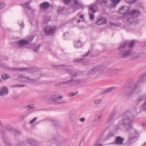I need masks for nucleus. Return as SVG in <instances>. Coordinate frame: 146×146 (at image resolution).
Here are the masks:
<instances>
[{"mask_svg":"<svg viewBox=\"0 0 146 146\" xmlns=\"http://www.w3.org/2000/svg\"><path fill=\"white\" fill-rule=\"evenodd\" d=\"M7 69L10 70L12 72H15L17 70L18 71L19 68H10L7 67Z\"/></svg>","mask_w":146,"mask_h":146,"instance_id":"nucleus-47","label":"nucleus"},{"mask_svg":"<svg viewBox=\"0 0 146 146\" xmlns=\"http://www.w3.org/2000/svg\"><path fill=\"white\" fill-rule=\"evenodd\" d=\"M63 1L64 3L66 4L67 5L69 4L71 2V0H62Z\"/></svg>","mask_w":146,"mask_h":146,"instance_id":"nucleus-58","label":"nucleus"},{"mask_svg":"<svg viewBox=\"0 0 146 146\" xmlns=\"http://www.w3.org/2000/svg\"><path fill=\"white\" fill-rule=\"evenodd\" d=\"M5 129L8 131H10L11 132L13 128L10 126L6 125L5 126Z\"/></svg>","mask_w":146,"mask_h":146,"instance_id":"nucleus-44","label":"nucleus"},{"mask_svg":"<svg viewBox=\"0 0 146 146\" xmlns=\"http://www.w3.org/2000/svg\"><path fill=\"white\" fill-rule=\"evenodd\" d=\"M146 95L143 94L140 95L136 100V102L138 104L140 103L143 100H145Z\"/></svg>","mask_w":146,"mask_h":146,"instance_id":"nucleus-21","label":"nucleus"},{"mask_svg":"<svg viewBox=\"0 0 146 146\" xmlns=\"http://www.w3.org/2000/svg\"><path fill=\"white\" fill-rule=\"evenodd\" d=\"M30 2L28 1L26 2L24 4H22L21 5V6L23 8H27L28 6L29 5V4L30 3Z\"/></svg>","mask_w":146,"mask_h":146,"instance_id":"nucleus-41","label":"nucleus"},{"mask_svg":"<svg viewBox=\"0 0 146 146\" xmlns=\"http://www.w3.org/2000/svg\"><path fill=\"white\" fill-rule=\"evenodd\" d=\"M8 93V89L6 87L4 86L0 90V96H2L4 95H7Z\"/></svg>","mask_w":146,"mask_h":146,"instance_id":"nucleus-19","label":"nucleus"},{"mask_svg":"<svg viewBox=\"0 0 146 146\" xmlns=\"http://www.w3.org/2000/svg\"><path fill=\"white\" fill-rule=\"evenodd\" d=\"M25 86V85H20L19 84H17L16 85H13V87H23Z\"/></svg>","mask_w":146,"mask_h":146,"instance_id":"nucleus-59","label":"nucleus"},{"mask_svg":"<svg viewBox=\"0 0 146 146\" xmlns=\"http://www.w3.org/2000/svg\"><path fill=\"white\" fill-rule=\"evenodd\" d=\"M59 69L65 70L68 73L71 75V78H76L77 76L81 74L83 72H82L78 71L77 70H72L70 69V66L68 65H59L56 67Z\"/></svg>","mask_w":146,"mask_h":146,"instance_id":"nucleus-4","label":"nucleus"},{"mask_svg":"<svg viewBox=\"0 0 146 146\" xmlns=\"http://www.w3.org/2000/svg\"><path fill=\"white\" fill-rule=\"evenodd\" d=\"M97 70L96 68H94L93 69H92L88 71L86 75H94L95 74L96 72H97V70Z\"/></svg>","mask_w":146,"mask_h":146,"instance_id":"nucleus-27","label":"nucleus"},{"mask_svg":"<svg viewBox=\"0 0 146 146\" xmlns=\"http://www.w3.org/2000/svg\"><path fill=\"white\" fill-rule=\"evenodd\" d=\"M34 76V78H32L23 75H19L18 78V80L23 82H28L33 84H38L37 81L39 79H37L35 78V76Z\"/></svg>","mask_w":146,"mask_h":146,"instance_id":"nucleus-6","label":"nucleus"},{"mask_svg":"<svg viewBox=\"0 0 146 146\" xmlns=\"http://www.w3.org/2000/svg\"><path fill=\"white\" fill-rule=\"evenodd\" d=\"M107 23V19L106 18L102 17L99 19L96 22V24L100 25L102 24H106Z\"/></svg>","mask_w":146,"mask_h":146,"instance_id":"nucleus-18","label":"nucleus"},{"mask_svg":"<svg viewBox=\"0 0 146 146\" xmlns=\"http://www.w3.org/2000/svg\"><path fill=\"white\" fill-rule=\"evenodd\" d=\"M11 133L15 136L21 134V133L20 131L14 128L12 130Z\"/></svg>","mask_w":146,"mask_h":146,"instance_id":"nucleus-30","label":"nucleus"},{"mask_svg":"<svg viewBox=\"0 0 146 146\" xmlns=\"http://www.w3.org/2000/svg\"><path fill=\"white\" fill-rule=\"evenodd\" d=\"M137 0H125L126 1L130 4H132L136 2Z\"/></svg>","mask_w":146,"mask_h":146,"instance_id":"nucleus-53","label":"nucleus"},{"mask_svg":"<svg viewBox=\"0 0 146 146\" xmlns=\"http://www.w3.org/2000/svg\"><path fill=\"white\" fill-rule=\"evenodd\" d=\"M141 54H137L135 53L134 54L133 53H132V55H131L132 56V59H135L137 58H138L139 57H140L141 56Z\"/></svg>","mask_w":146,"mask_h":146,"instance_id":"nucleus-36","label":"nucleus"},{"mask_svg":"<svg viewBox=\"0 0 146 146\" xmlns=\"http://www.w3.org/2000/svg\"><path fill=\"white\" fill-rule=\"evenodd\" d=\"M115 113L113 112H112L110 114L109 116L107 122L106 123V124L109 123L111 121H112V120H113V117L115 116Z\"/></svg>","mask_w":146,"mask_h":146,"instance_id":"nucleus-25","label":"nucleus"},{"mask_svg":"<svg viewBox=\"0 0 146 146\" xmlns=\"http://www.w3.org/2000/svg\"><path fill=\"white\" fill-rule=\"evenodd\" d=\"M29 113H27L24 115L19 116V119L21 120H23L28 115Z\"/></svg>","mask_w":146,"mask_h":146,"instance_id":"nucleus-46","label":"nucleus"},{"mask_svg":"<svg viewBox=\"0 0 146 146\" xmlns=\"http://www.w3.org/2000/svg\"><path fill=\"white\" fill-rule=\"evenodd\" d=\"M102 101V100L101 99H97L94 100V103L95 104H101Z\"/></svg>","mask_w":146,"mask_h":146,"instance_id":"nucleus-42","label":"nucleus"},{"mask_svg":"<svg viewBox=\"0 0 146 146\" xmlns=\"http://www.w3.org/2000/svg\"><path fill=\"white\" fill-rule=\"evenodd\" d=\"M25 145V143L23 141H21L16 143L15 146H24Z\"/></svg>","mask_w":146,"mask_h":146,"instance_id":"nucleus-40","label":"nucleus"},{"mask_svg":"<svg viewBox=\"0 0 146 146\" xmlns=\"http://www.w3.org/2000/svg\"><path fill=\"white\" fill-rule=\"evenodd\" d=\"M51 123L52 125L54 126H55L56 127H58L60 125V123L59 122L55 120L51 119Z\"/></svg>","mask_w":146,"mask_h":146,"instance_id":"nucleus-34","label":"nucleus"},{"mask_svg":"<svg viewBox=\"0 0 146 146\" xmlns=\"http://www.w3.org/2000/svg\"><path fill=\"white\" fill-rule=\"evenodd\" d=\"M118 109V106H114L112 112L116 113V112L117 111Z\"/></svg>","mask_w":146,"mask_h":146,"instance_id":"nucleus-52","label":"nucleus"},{"mask_svg":"<svg viewBox=\"0 0 146 146\" xmlns=\"http://www.w3.org/2000/svg\"><path fill=\"white\" fill-rule=\"evenodd\" d=\"M95 8L91 5V6L90 8V10L93 13H94L96 12V10L94 9Z\"/></svg>","mask_w":146,"mask_h":146,"instance_id":"nucleus-55","label":"nucleus"},{"mask_svg":"<svg viewBox=\"0 0 146 146\" xmlns=\"http://www.w3.org/2000/svg\"><path fill=\"white\" fill-rule=\"evenodd\" d=\"M98 4V3L96 1V3H95L91 5L96 8Z\"/></svg>","mask_w":146,"mask_h":146,"instance_id":"nucleus-62","label":"nucleus"},{"mask_svg":"<svg viewBox=\"0 0 146 146\" xmlns=\"http://www.w3.org/2000/svg\"><path fill=\"white\" fill-rule=\"evenodd\" d=\"M87 79H86L70 80L67 81H64L58 83V85L68 83V85L70 86H75L76 85H79L82 84L87 82Z\"/></svg>","mask_w":146,"mask_h":146,"instance_id":"nucleus-5","label":"nucleus"},{"mask_svg":"<svg viewBox=\"0 0 146 146\" xmlns=\"http://www.w3.org/2000/svg\"><path fill=\"white\" fill-rule=\"evenodd\" d=\"M110 0H97V2L98 4L102 5L104 4L105 5L106 3L108 2Z\"/></svg>","mask_w":146,"mask_h":146,"instance_id":"nucleus-33","label":"nucleus"},{"mask_svg":"<svg viewBox=\"0 0 146 146\" xmlns=\"http://www.w3.org/2000/svg\"><path fill=\"white\" fill-rule=\"evenodd\" d=\"M84 60V59L83 58L79 59H76L74 60V61L76 62H80L83 60Z\"/></svg>","mask_w":146,"mask_h":146,"instance_id":"nucleus-60","label":"nucleus"},{"mask_svg":"<svg viewBox=\"0 0 146 146\" xmlns=\"http://www.w3.org/2000/svg\"><path fill=\"white\" fill-rule=\"evenodd\" d=\"M78 92V91L76 92V93H69L68 94V96L69 97H72L75 96L76 94Z\"/></svg>","mask_w":146,"mask_h":146,"instance_id":"nucleus-50","label":"nucleus"},{"mask_svg":"<svg viewBox=\"0 0 146 146\" xmlns=\"http://www.w3.org/2000/svg\"><path fill=\"white\" fill-rule=\"evenodd\" d=\"M113 3L116 5L120 1L119 0H110Z\"/></svg>","mask_w":146,"mask_h":146,"instance_id":"nucleus-48","label":"nucleus"},{"mask_svg":"<svg viewBox=\"0 0 146 146\" xmlns=\"http://www.w3.org/2000/svg\"><path fill=\"white\" fill-rule=\"evenodd\" d=\"M140 14V12L137 9H133L129 12V15L137 18Z\"/></svg>","mask_w":146,"mask_h":146,"instance_id":"nucleus-15","label":"nucleus"},{"mask_svg":"<svg viewBox=\"0 0 146 146\" xmlns=\"http://www.w3.org/2000/svg\"><path fill=\"white\" fill-rule=\"evenodd\" d=\"M119 128V127H117L115 129L113 130H110L107 135L106 139H108L111 137L114 136L116 131Z\"/></svg>","mask_w":146,"mask_h":146,"instance_id":"nucleus-17","label":"nucleus"},{"mask_svg":"<svg viewBox=\"0 0 146 146\" xmlns=\"http://www.w3.org/2000/svg\"><path fill=\"white\" fill-rule=\"evenodd\" d=\"M64 8L61 7H58L57 9V11L59 13H60L61 12L63 11L64 10Z\"/></svg>","mask_w":146,"mask_h":146,"instance_id":"nucleus-49","label":"nucleus"},{"mask_svg":"<svg viewBox=\"0 0 146 146\" xmlns=\"http://www.w3.org/2000/svg\"><path fill=\"white\" fill-rule=\"evenodd\" d=\"M74 46L75 48H79L82 47V44L80 39L74 41Z\"/></svg>","mask_w":146,"mask_h":146,"instance_id":"nucleus-23","label":"nucleus"},{"mask_svg":"<svg viewBox=\"0 0 146 146\" xmlns=\"http://www.w3.org/2000/svg\"><path fill=\"white\" fill-rule=\"evenodd\" d=\"M44 23L46 24L50 21V17L48 16H44Z\"/></svg>","mask_w":146,"mask_h":146,"instance_id":"nucleus-39","label":"nucleus"},{"mask_svg":"<svg viewBox=\"0 0 146 146\" xmlns=\"http://www.w3.org/2000/svg\"><path fill=\"white\" fill-rule=\"evenodd\" d=\"M58 140L60 143H63L66 141L67 139L64 137H60L58 139Z\"/></svg>","mask_w":146,"mask_h":146,"instance_id":"nucleus-43","label":"nucleus"},{"mask_svg":"<svg viewBox=\"0 0 146 146\" xmlns=\"http://www.w3.org/2000/svg\"><path fill=\"white\" fill-rule=\"evenodd\" d=\"M134 116L133 113L129 111H125L122 115L121 125L127 131L131 129L129 133L128 141L131 143L135 142L139 138V132L135 129H132V122L134 120Z\"/></svg>","mask_w":146,"mask_h":146,"instance_id":"nucleus-1","label":"nucleus"},{"mask_svg":"<svg viewBox=\"0 0 146 146\" xmlns=\"http://www.w3.org/2000/svg\"><path fill=\"white\" fill-rule=\"evenodd\" d=\"M117 88L116 87H111L106 89L104 92V93H109L113 92V90Z\"/></svg>","mask_w":146,"mask_h":146,"instance_id":"nucleus-29","label":"nucleus"},{"mask_svg":"<svg viewBox=\"0 0 146 146\" xmlns=\"http://www.w3.org/2000/svg\"><path fill=\"white\" fill-rule=\"evenodd\" d=\"M128 43V42H124L120 43L118 45L119 54L122 58H127L132 54V50L129 48H127Z\"/></svg>","mask_w":146,"mask_h":146,"instance_id":"nucleus-2","label":"nucleus"},{"mask_svg":"<svg viewBox=\"0 0 146 146\" xmlns=\"http://www.w3.org/2000/svg\"><path fill=\"white\" fill-rule=\"evenodd\" d=\"M129 18L127 19V21L130 24H132L134 25H136L138 21L137 18H135L131 15H129L128 17Z\"/></svg>","mask_w":146,"mask_h":146,"instance_id":"nucleus-14","label":"nucleus"},{"mask_svg":"<svg viewBox=\"0 0 146 146\" xmlns=\"http://www.w3.org/2000/svg\"><path fill=\"white\" fill-rule=\"evenodd\" d=\"M70 121L73 127H75L76 125V124L74 120L73 119H70Z\"/></svg>","mask_w":146,"mask_h":146,"instance_id":"nucleus-54","label":"nucleus"},{"mask_svg":"<svg viewBox=\"0 0 146 146\" xmlns=\"http://www.w3.org/2000/svg\"><path fill=\"white\" fill-rule=\"evenodd\" d=\"M125 42H128L127 46V48H130L133 47L134 45V42L133 40L130 43H129V41H126Z\"/></svg>","mask_w":146,"mask_h":146,"instance_id":"nucleus-37","label":"nucleus"},{"mask_svg":"<svg viewBox=\"0 0 146 146\" xmlns=\"http://www.w3.org/2000/svg\"><path fill=\"white\" fill-rule=\"evenodd\" d=\"M27 143L31 145H35L36 143L35 141L33 139L28 138L27 139Z\"/></svg>","mask_w":146,"mask_h":146,"instance_id":"nucleus-28","label":"nucleus"},{"mask_svg":"<svg viewBox=\"0 0 146 146\" xmlns=\"http://www.w3.org/2000/svg\"><path fill=\"white\" fill-rule=\"evenodd\" d=\"M35 106L34 104H30L26 106L25 108L28 110H29L31 109H32L34 108Z\"/></svg>","mask_w":146,"mask_h":146,"instance_id":"nucleus-38","label":"nucleus"},{"mask_svg":"<svg viewBox=\"0 0 146 146\" xmlns=\"http://www.w3.org/2000/svg\"><path fill=\"white\" fill-rule=\"evenodd\" d=\"M129 8L127 6H123L119 9L118 12L119 13L124 14V15H128L129 13Z\"/></svg>","mask_w":146,"mask_h":146,"instance_id":"nucleus-13","label":"nucleus"},{"mask_svg":"<svg viewBox=\"0 0 146 146\" xmlns=\"http://www.w3.org/2000/svg\"><path fill=\"white\" fill-rule=\"evenodd\" d=\"M33 38L32 36H30L29 38H28V41L29 42V43L32 41L33 40Z\"/></svg>","mask_w":146,"mask_h":146,"instance_id":"nucleus-63","label":"nucleus"},{"mask_svg":"<svg viewBox=\"0 0 146 146\" xmlns=\"http://www.w3.org/2000/svg\"><path fill=\"white\" fill-rule=\"evenodd\" d=\"M5 6V3L3 2H1L0 3V9H2L4 8Z\"/></svg>","mask_w":146,"mask_h":146,"instance_id":"nucleus-51","label":"nucleus"},{"mask_svg":"<svg viewBox=\"0 0 146 146\" xmlns=\"http://www.w3.org/2000/svg\"><path fill=\"white\" fill-rule=\"evenodd\" d=\"M29 44V42L25 39L17 41V45L19 47L22 46Z\"/></svg>","mask_w":146,"mask_h":146,"instance_id":"nucleus-16","label":"nucleus"},{"mask_svg":"<svg viewBox=\"0 0 146 146\" xmlns=\"http://www.w3.org/2000/svg\"><path fill=\"white\" fill-rule=\"evenodd\" d=\"M2 78L3 80H6L9 78V76L6 74H2L1 75Z\"/></svg>","mask_w":146,"mask_h":146,"instance_id":"nucleus-35","label":"nucleus"},{"mask_svg":"<svg viewBox=\"0 0 146 146\" xmlns=\"http://www.w3.org/2000/svg\"><path fill=\"white\" fill-rule=\"evenodd\" d=\"M124 139L123 138L119 136L116 137L115 143L116 144L121 145L122 144Z\"/></svg>","mask_w":146,"mask_h":146,"instance_id":"nucleus-22","label":"nucleus"},{"mask_svg":"<svg viewBox=\"0 0 146 146\" xmlns=\"http://www.w3.org/2000/svg\"><path fill=\"white\" fill-rule=\"evenodd\" d=\"M40 46L39 45H38V46L36 47L35 49L33 50V51L35 52H37L39 51Z\"/></svg>","mask_w":146,"mask_h":146,"instance_id":"nucleus-56","label":"nucleus"},{"mask_svg":"<svg viewBox=\"0 0 146 146\" xmlns=\"http://www.w3.org/2000/svg\"><path fill=\"white\" fill-rule=\"evenodd\" d=\"M50 6L49 4L47 2L42 3L40 5V8L43 9H48Z\"/></svg>","mask_w":146,"mask_h":146,"instance_id":"nucleus-24","label":"nucleus"},{"mask_svg":"<svg viewBox=\"0 0 146 146\" xmlns=\"http://www.w3.org/2000/svg\"><path fill=\"white\" fill-rule=\"evenodd\" d=\"M110 25L111 26H113L115 27H119L120 26V25L119 24H118L115 23H112L111 22H110Z\"/></svg>","mask_w":146,"mask_h":146,"instance_id":"nucleus-45","label":"nucleus"},{"mask_svg":"<svg viewBox=\"0 0 146 146\" xmlns=\"http://www.w3.org/2000/svg\"><path fill=\"white\" fill-rule=\"evenodd\" d=\"M82 64L83 65L86 66L90 64V62L89 61H86L82 63Z\"/></svg>","mask_w":146,"mask_h":146,"instance_id":"nucleus-57","label":"nucleus"},{"mask_svg":"<svg viewBox=\"0 0 146 146\" xmlns=\"http://www.w3.org/2000/svg\"><path fill=\"white\" fill-rule=\"evenodd\" d=\"M58 95V94L57 92H55L54 93L53 95L55 97V98H54L53 100V102L56 104L65 103V101L62 100V96L59 95L57 96Z\"/></svg>","mask_w":146,"mask_h":146,"instance_id":"nucleus-9","label":"nucleus"},{"mask_svg":"<svg viewBox=\"0 0 146 146\" xmlns=\"http://www.w3.org/2000/svg\"><path fill=\"white\" fill-rule=\"evenodd\" d=\"M74 5L72 6V8L76 10L82 8L83 6L82 3L79 0H73Z\"/></svg>","mask_w":146,"mask_h":146,"instance_id":"nucleus-12","label":"nucleus"},{"mask_svg":"<svg viewBox=\"0 0 146 146\" xmlns=\"http://www.w3.org/2000/svg\"><path fill=\"white\" fill-rule=\"evenodd\" d=\"M89 15H90V18L91 20H93L94 18V15L93 14L89 13Z\"/></svg>","mask_w":146,"mask_h":146,"instance_id":"nucleus-61","label":"nucleus"},{"mask_svg":"<svg viewBox=\"0 0 146 146\" xmlns=\"http://www.w3.org/2000/svg\"><path fill=\"white\" fill-rule=\"evenodd\" d=\"M96 69L97 72L98 71H102L106 68V67L104 66H99L96 67Z\"/></svg>","mask_w":146,"mask_h":146,"instance_id":"nucleus-32","label":"nucleus"},{"mask_svg":"<svg viewBox=\"0 0 146 146\" xmlns=\"http://www.w3.org/2000/svg\"><path fill=\"white\" fill-rule=\"evenodd\" d=\"M137 86L136 85L133 88L131 86L125 87L124 89V95L129 97L131 96L136 90Z\"/></svg>","mask_w":146,"mask_h":146,"instance_id":"nucleus-7","label":"nucleus"},{"mask_svg":"<svg viewBox=\"0 0 146 146\" xmlns=\"http://www.w3.org/2000/svg\"><path fill=\"white\" fill-rule=\"evenodd\" d=\"M122 70V69L121 68H109L106 71V74L108 76H110L111 74L120 72Z\"/></svg>","mask_w":146,"mask_h":146,"instance_id":"nucleus-11","label":"nucleus"},{"mask_svg":"<svg viewBox=\"0 0 146 146\" xmlns=\"http://www.w3.org/2000/svg\"><path fill=\"white\" fill-rule=\"evenodd\" d=\"M2 140L5 145L10 142L8 138L5 136H3Z\"/></svg>","mask_w":146,"mask_h":146,"instance_id":"nucleus-31","label":"nucleus"},{"mask_svg":"<svg viewBox=\"0 0 146 146\" xmlns=\"http://www.w3.org/2000/svg\"><path fill=\"white\" fill-rule=\"evenodd\" d=\"M18 71L21 72L27 71L29 73L35 76V78L37 79H39L40 78L46 76V74L42 71L34 67H29L19 68Z\"/></svg>","mask_w":146,"mask_h":146,"instance_id":"nucleus-3","label":"nucleus"},{"mask_svg":"<svg viewBox=\"0 0 146 146\" xmlns=\"http://www.w3.org/2000/svg\"><path fill=\"white\" fill-rule=\"evenodd\" d=\"M58 137H53L52 138L50 139L48 141L47 145L48 146H59V143L57 141Z\"/></svg>","mask_w":146,"mask_h":146,"instance_id":"nucleus-10","label":"nucleus"},{"mask_svg":"<svg viewBox=\"0 0 146 146\" xmlns=\"http://www.w3.org/2000/svg\"><path fill=\"white\" fill-rule=\"evenodd\" d=\"M37 117H36L34 118L32 120H31L30 122V123L32 124L34 123Z\"/></svg>","mask_w":146,"mask_h":146,"instance_id":"nucleus-64","label":"nucleus"},{"mask_svg":"<svg viewBox=\"0 0 146 146\" xmlns=\"http://www.w3.org/2000/svg\"><path fill=\"white\" fill-rule=\"evenodd\" d=\"M146 80V73L143 74L137 81L138 84H140L145 82Z\"/></svg>","mask_w":146,"mask_h":146,"instance_id":"nucleus-20","label":"nucleus"},{"mask_svg":"<svg viewBox=\"0 0 146 146\" xmlns=\"http://www.w3.org/2000/svg\"><path fill=\"white\" fill-rule=\"evenodd\" d=\"M102 115V113L98 115H96L94 117V121L96 123L99 122L101 119Z\"/></svg>","mask_w":146,"mask_h":146,"instance_id":"nucleus-26","label":"nucleus"},{"mask_svg":"<svg viewBox=\"0 0 146 146\" xmlns=\"http://www.w3.org/2000/svg\"><path fill=\"white\" fill-rule=\"evenodd\" d=\"M56 28L55 26H47L44 29L45 35L46 36L51 35L54 34Z\"/></svg>","mask_w":146,"mask_h":146,"instance_id":"nucleus-8","label":"nucleus"}]
</instances>
